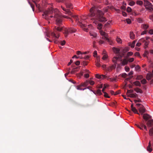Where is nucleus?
<instances>
[{"label":"nucleus","instance_id":"f257e3e1","mask_svg":"<svg viewBox=\"0 0 153 153\" xmlns=\"http://www.w3.org/2000/svg\"><path fill=\"white\" fill-rule=\"evenodd\" d=\"M64 31L63 33L65 37L68 36L70 33H72L75 32L76 30L72 27L67 28L65 27H60L55 26L53 28V31L51 33V36L52 39L54 41L55 43L57 44L60 42L61 45L63 46L65 44V42L63 40L60 42V40H59L58 39L60 36V32Z\"/></svg>","mask_w":153,"mask_h":153},{"label":"nucleus","instance_id":"f03ea898","mask_svg":"<svg viewBox=\"0 0 153 153\" xmlns=\"http://www.w3.org/2000/svg\"><path fill=\"white\" fill-rule=\"evenodd\" d=\"M48 7L42 14L43 17L46 19L49 20L53 17L56 20V24L60 25L62 22V17L60 12L57 9H53L51 5H48Z\"/></svg>","mask_w":153,"mask_h":153},{"label":"nucleus","instance_id":"7ed1b4c3","mask_svg":"<svg viewBox=\"0 0 153 153\" xmlns=\"http://www.w3.org/2000/svg\"><path fill=\"white\" fill-rule=\"evenodd\" d=\"M104 13L98 9L95 6L92 7L90 10V13L88 16L93 17L92 19L94 20L93 23L95 25L98 24L97 28L101 29L102 27L101 24H99V22H103L106 21L105 18L103 16Z\"/></svg>","mask_w":153,"mask_h":153},{"label":"nucleus","instance_id":"20e7f679","mask_svg":"<svg viewBox=\"0 0 153 153\" xmlns=\"http://www.w3.org/2000/svg\"><path fill=\"white\" fill-rule=\"evenodd\" d=\"M61 8L65 12V13L66 14H67L71 16V17H73L74 19L76 20V21H78V22L80 23L81 24H82V25L84 26V27H85V25H84L82 23V22H80L78 21L79 20V18L78 16L76 15H74L72 14V13H71L70 10L68 9H66V8H65L64 7H63L62 6H61Z\"/></svg>","mask_w":153,"mask_h":153},{"label":"nucleus","instance_id":"39448f33","mask_svg":"<svg viewBox=\"0 0 153 153\" xmlns=\"http://www.w3.org/2000/svg\"><path fill=\"white\" fill-rule=\"evenodd\" d=\"M59 2H63L65 3L66 8L72 9L73 8L72 4L70 2V0H56Z\"/></svg>","mask_w":153,"mask_h":153},{"label":"nucleus","instance_id":"423d86ee","mask_svg":"<svg viewBox=\"0 0 153 153\" xmlns=\"http://www.w3.org/2000/svg\"><path fill=\"white\" fill-rule=\"evenodd\" d=\"M100 34L102 36V38L104 39H105L108 42H109L110 40L108 38V34L103 31L102 30H100Z\"/></svg>","mask_w":153,"mask_h":153},{"label":"nucleus","instance_id":"0eeeda50","mask_svg":"<svg viewBox=\"0 0 153 153\" xmlns=\"http://www.w3.org/2000/svg\"><path fill=\"white\" fill-rule=\"evenodd\" d=\"M137 126L141 129L143 130V128L146 131H147L146 126L145 125V121L144 120H143L142 122L140 123V125H137Z\"/></svg>","mask_w":153,"mask_h":153},{"label":"nucleus","instance_id":"6e6552de","mask_svg":"<svg viewBox=\"0 0 153 153\" xmlns=\"http://www.w3.org/2000/svg\"><path fill=\"white\" fill-rule=\"evenodd\" d=\"M40 0H32V1L35 4L36 6L39 10H40L41 8V5L38 4Z\"/></svg>","mask_w":153,"mask_h":153},{"label":"nucleus","instance_id":"1a4fd4ad","mask_svg":"<svg viewBox=\"0 0 153 153\" xmlns=\"http://www.w3.org/2000/svg\"><path fill=\"white\" fill-rule=\"evenodd\" d=\"M116 64H114L109 67L107 68L106 70L108 71H110L112 70L115 69L116 67Z\"/></svg>","mask_w":153,"mask_h":153},{"label":"nucleus","instance_id":"9d476101","mask_svg":"<svg viewBox=\"0 0 153 153\" xmlns=\"http://www.w3.org/2000/svg\"><path fill=\"white\" fill-rule=\"evenodd\" d=\"M144 6L146 7L149 6H153V5L147 0H144Z\"/></svg>","mask_w":153,"mask_h":153},{"label":"nucleus","instance_id":"9b49d317","mask_svg":"<svg viewBox=\"0 0 153 153\" xmlns=\"http://www.w3.org/2000/svg\"><path fill=\"white\" fill-rule=\"evenodd\" d=\"M146 124L148 127H150L153 126V120H148Z\"/></svg>","mask_w":153,"mask_h":153},{"label":"nucleus","instance_id":"f8f14e48","mask_svg":"<svg viewBox=\"0 0 153 153\" xmlns=\"http://www.w3.org/2000/svg\"><path fill=\"white\" fill-rule=\"evenodd\" d=\"M139 110L140 112L141 113V114H142L146 111L143 105H141V106H140L139 108Z\"/></svg>","mask_w":153,"mask_h":153},{"label":"nucleus","instance_id":"ddd939ff","mask_svg":"<svg viewBox=\"0 0 153 153\" xmlns=\"http://www.w3.org/2000/svg\"><path fill=\"white\" fill-rule=\"evenodd\" d=\"M143 118L146 120L148 119L151 118V116L147 114H144L143 115Z\"/></svg>","mask_w":153,"mask_h":153},{"label":"nucleus","instance_id":"4468645a","mask_svg":"<svg viewBox=\"0 0 153 153\" xmlns=\"http://www.w3.org/2000/svg\"><path fill=\"white\" fill-rule=\"evenodd\" d=\"M82 87H83L82 85L80 84V85L76 86V88L77 90H84L86 89V88H82Z\"/></svg>","mask_w":153,"mask_h":153},{"label":"nucleus","instance_id":"2eb2a0df","mask_svg":"<svg viewBox=\"0 0 153 153\" xmlns=\"http://www.w3.org/2000/svg\"><path fill=\"white\" fill-rule=\"evenodd\" d=\"M76 54L78 55V57L79 58L82 59L83 58L82 56V53L80 51H78L76 52Z\"/></svg>","mask_w":153,"mask_h":153},{"label":"nucleus","instance_id":"dca6fc26","mask_svg":"<svg viewBox=\"0 0 153 153\" xmlns=\"http://www.w3.org/2000/svg\"><path fill=\"white\" fill-rule=\"evenodd\" d=\"M105 51H103L102 53L104 55L102 58V59L104 60L106 59L108 57L107 55L105 53Z\"/></svg>","mask_w":153,"mask_h":153},{"label":"nucleus","instance_id":"f3484780","mask_svg":"<svg viewBox=\"0 0 153 153\" xmlns=\"http://www.w3.org/2000/svg\"><path fill=\"white\" fill-rule=\"evenodd\" d=\"M136 42V40H134L132 43L129 42L128 43V45L130 46L131 48H133L134 47Z\"/></svg>","mask_w":153,"mask_h":153},{"label":"nucleus","instance_id":"a211bd4d","mask_svg":"<svg viewBox=\"0 0 153 153\" xmlns=\"http://www.w3.org/2000/svg\"><path fill=\"white\" fill-rule=\"evenodd\" d=\"M81 84H82V85L83 87L87 86L89 84L88 80H86L84 82H82Z\"/></svg>","mask_w":153,"mask_h":153},{"label":"nucleus","instance_id":"6ab92c4d","mask_svg":"<svg viewBox=\"0 0 153 153\" xmlns=\"http://www.w3.org/2000/svg\"><path fill=\"white\" fill-rule=\"evenodd\" d=\"M149 25L147 24H143L141 25L142 28L144 30H146L149 27Z\"/></svg>","mask_w":153,"mask_h":153},{"label":"nucleus","instance_id":"aec40b11","mask_svg":"<svg viewBox=\"0 0 153 153\" xmlns=\"http://www.w3.org/2000/svg\"><path fill=\"white\" fill-rule=\"evenodd\" d=\"M113 51L114 53L116 54H118L119 53L120 50L119 48L114 47L113 48Z\"/></svg>","mask_w":153,"mask_h":153},{"label":"nucleus","instance_id":"412c9836","mask_svg":"<svg viewBox=\"0 0 153 153\" xmlns=\"http://www.w3.org/2000/svg\"><path fill=\"white\" fill-rule=\"evenodd\" d=\"M128 63V61L126 59H124L122 62L121 65V66H124Z\"/></svg>","mask_w":153,"mask_h":153},{"label":"nucleus","instance_id":"4be33fe9","mask_svg":"<svg viewBox=\"0 0 153 153\" xmlns=\"http://www.w3.org/2000/svg\"><path fill=\"white\" fill-rule=\"evenodd\" d=\"M151 141H150L149 142V145L147 147V150L149 152H151L152 151V149L151 148Z\"/></svg>","mask_w":153,"mask_h":153},{"label":"nucleus","instance_id":"5701e85b","mask_svg":"<svg viewBox=\"0 0 153 153\" xmlns=\"http://www.w3.org/2000/svg\"><path fill=\"white\" fill-rule=\"evenodd\" d=\"M128 96L131 98H136L137 97V95L134 94H129Z\"/></svg>","mask_w":153,"mask_h":153},{"label":"nucleus","instance_id":"b1692460","mask_svg":"<svg viewBox=\"0 0 153 153\" xmlns=\"http://www.w3.org/2000/svg\"><path fill=\"white\" fill-rule=\"evenodd\" d=\"M145 8L146 9L148 10L149 11H153V6L146 7Z\"/></svg>","mask_w":153,"mask_h":153},{"label":"nucleus","instance_id":"393cba45","mask_svg":"<svg viewBox=\"0 0 153 153\" xmlns=\"http://www.w3.org/2000/svg\"><path fill=\"white\" fill-rule=\"evenodd\" d=\"M152 74L148 73L146 76V79L148 80H150L152 78Z\"/></svg>","mask_w":153,"mask_h":153},{"label":"nucleus","instance_id":"a878e982","mask_svg":"<svg viewBox=\"0 0 153 153\" xmlns=\"http://www.w3.org/2000/svg\"><path fill=\"white\" fill-rule=\"evenodd\" d=\"M134 90L137 93H142V91L140 88H137L134 89Z\"/></svg>","mask_w":153,"mask_h":153},{"label":"nucleus","instance_id":"bb28decb","mask_svg":"<svg viewBox=\"0 0 153 153\" xmlns=\"http://www.w3.org/2000/svg\"><path fill=\"white\" fill-rule=\"evenodd\" d=\"M133 84L136 86H141V84L140 82L139 81H137L135 82H133Z\"/></svg>","mask_w":153,"mask_h":153},{"label":"nucleus","instance_id":"cd10ccee","mask_svg":"<svg viewBox=\"0 0 153 153\" xmlns=\"http://www.w3.org/2000/svg\"><path fill=\"white\" fill-rule=\"evenodd\" d=\"M119 57H114L112 59V61L114 64H116L117 63V60L118 59Z\"/></svg>","mask_w":153,"mask_h":153},{"label":"nucleus","instance_id":"c85d7f7f","mask_svg":"<svg viewBox=\"0 0 153 153\" xmlns=\"http://www.w3.org/2000/svg\"><path fill=\"white\" fill-rule=\"evenodd\" d=\"M27 1L29 4L30 5L32 9L34 11V5L32 4L31 3L30 1L29 0H27Z\"/></svg>","mask_w":153,"mask_h":153},{"label":"nucleus","instance_id":"c756f323","mask_svg":"<svg viewBox=\"0 0 153 153\" xmlns=\"http://www.w3.org/2000/svg\"><path fill=\"white\" fill-rule=\"evenodd\" d=\"M78 68H76L73 69L71 72V73L72 74H74L77 71Z\"/></svg>","mask_w":153,"mask_h":153},{"label":"nucleus","instance_id":"7c9ffc66","mask_svg":"<svg viewBox=\"0 0 153 153\" xmlns=\"http://www.w3.org/2000/svg\"><path fill=\"white\" fill-rule=\"evenodd\" d=\"M130 38L131 39H133L134 38V35L133 32H130Z\"/></svg>","mask_w":153,"mask_h":153},{"label":"nucleus","instance_id":"2f4dec72","mask_svg":"<svg viewBox=\"0 0 153 153\" xmlns=\"http://www.w3.org/2000/svg\"><path fill=\"white\" fill-rule=\"evenodd\" d=\"M90 34L91 36H93L94 38L96 37L97 36L96 33H95L90 32Z\"/></svg>","mask_w":153,"mask_h":153},{"label":"nucleus","instance_id":"473e14b6","mask_svg":"<svg viewBox=\"0 0 153 153\" xmlns=\"http://www.w3.org/2000/svg\"><path fill=\"white\" fill-rule=\"evenodd\" d=\"M83 74H86L87 73H90V71L88 70H83L81 71Z\"/></svg>","mask_w":153,"mask_h":153},{"label":"nucleus","instance_id":"72a5a7b5","mask_svg":"<svg viewBox=\"0 0 153 153\" xmlns=\"http://www.w3.org/2000/svg\"><path fill=\"white\" fill-rule=\"evenodd\" d=\"M116 40L118 43L121 44L122 43V40L120 38L118 37H117V38L116 39Z\"/></svg>","mask_w":153,"mask_h":153},{"label":"nucleus","instance_id":"f704fd0d","mask_svg":"<svg viewBox=\"0 0 153 153\" xmlns=\"http://www.w3.org/2000/svg\"><path fill=\"white\" fill-rule=\"evenodd\" d=\"M149 134L150 136H153V128H151L149 130Z\"/></svg>","mask_w":153,"mask_h":153},{"label":"nucleus","instance_id":"c9c22d12","mask_svg":"<svg viewBox=\"0 0 153 153\" xmlns=\"http://www.w3.org/2000/svg\"><path fill=\"white\" fill-rule=\"evenodd\" d=\"M83 75V74H82V71H80V73L76 74V76L79 78H81V76H82Z\"/></svg>","mask_w":153,"mask_h":153},{"label":"nucleus","instance_id":"e433bc0d","mask_svg":"<svg viewBox=\"0 0 153 153\" xmlns=\"http://www.w3.org/2000/svg\"><path fill=\"white\" fill-rule=\"evenodd\" d=\"M136 3L137 4L140 5H142L143 4V2L141 1H137Z\"/></svg>","mask_w":153,"mask_h":153},{"label":"nucleus","instance_id":"4c0bfd02","mask_svg":"<svg viewBox=\"0 0 153 153\" xmlns=\"http://www.w3.org/2000/svg\"><path fill=\"white\" fill-rule=\"evenodd\" d=\"M96 94L99 95H101L102 94V93L101 92V90L100 89H98L96 92Z\"/></svg>","mask_w":153,"mask_h":153},{"label":"nucleus","instance_id":"58836bf2","mask_svg":"<svg viewBox=\"0 0 153 153\" xmlns=\"http://www.w3.org/2000/svg\"><path fill=\"white\" fill-rule=\"evenodd\" d=\"M109 86V85L108 84H104V87L103 88H102V92H104V91L105 90V89L107 87H108Z\"/></svg>","mask_w":153,"mask_h":153},{"label":"nucleus","instance_id":"ea45409f","mask_svg":"<svg viewBox=\"0 0 153 153\" xmlns=\"http://www.w3.org/2000/svg\"><path fill=\"white\" fill-rule=\"evenodd\" d=\"M132 111L135 113V114H138V111L136 109V108H133L132 109Z\"/></svg>","mask_w":153,"mask_h":153},{"label":"nucleus","instance_id":"a19ab883","mask_svg":"<svg viewBox=\"0 0 153 153\" xmlns=\"http://www.w3.org/2000/svg\"><path fill=\"white\" fill-rule=\"evenodd\" d=\"M146 41V40L145 38H142L139 40V42H140L144 43Z\"/></svg>","mask_w":153,"mask_h":153},{"label":"nucleus","instance_id":"79ce46f5","mask_svg":"<svg viewBox=\"0 0 153 153\" xmlns=\"http://www.w3.org/2000/svg\"><path fill=\"white\" fill-rule=\"evenodd\" d=\"M149 43V41H146L144 42L145 48H146L147 47Z\"/></svg>","mask_w":153,"mask_h":153},{"label":"nucleus","instance_id":"37998d69","mask_svg":"<svg viewBox=\"0 0 153 153\" xmlns=\"http://www.w3.org/2000/svg\"><path fill=\"white\" fill-rule=\"evenodd\" d=\"M88 82L89 84L91 85H93L95 83L93 81L91 80H88Z\"/></svg>","mask_w":153,"mask_h":153},{"label":"nucleus","instance_id":"c03bdc74","mask_svg":"<svg viewBox=\"0 0 153 153\" xmlns=\"http://www.w3.org/2000/svg\"><path fill=\"white\" fill-rule=\"evenodd\" d=\"M133 54V53L131 51H130L127 53V56H131Z\"/></svg>","mask_w":153,"mask_h":153},{"label":"nucleus","instance_id":"a18cd8bd","mask_svg":"<svg viewBox=\"0 0 153 153\" xmlns=\"http://www.w3.org/2000/svg\"><path fill=\"white\" fill-rule=\"evenodd\" d=\"M137 22L139 23H142L143 22V19L141 18H138L137 19Z\"/></svg>","mask_w":153,"mask_h":153},{"label":"nucleus","instance_id":"49530a36","mask_svg":"<svg viewBox=\"0 0 153 153\" xmlns=\"http://www.w3.org/2000/svg\"><path fill=\"white\" fill-rule=\"evenodd\" d=\"M104 93V96L105 97L109 98L110 97L108 95V94L106 92H103Z\"/></svg>","mask_w":153,"mask_h":153},{"label":"nucleus","instance_id":"de8ad7c7","mask_svg":"<svg viewBox=\"0 0 153 153\" xmlns=\"http://www.w3.org/2000/svg\"><path fill=\"white\" fill-rule=\"evenodd\" d=\"M133 91L132 90H128L126 94L128 96L129 94H130V93H133Z\"/></svg>","mask_w":153,"mask_h":153},{"label":"nucleus","instance_id":"09e8293b","mask_svg":"<svg viewBox=\"0 0 153 153\" xmlns=\"http://www.w3.org/2000/svg\"><path fill=\"white\" fill-rule=\"evenodd\" d=\"M90 73H86V74H84V77L85 78H88L89 76V74Z\"/></svg>","mask_w":153,"mask_h":153},{"label":"nucleus","instance_id":"8fccbe9b","mask_svg":"<svg viewBox=\"0 0 153 153\" xmlns=\"http://www.w3.org/2000/svg\"><path fill=\"white\" fill-rule=\"evenodd\" d=\"M141 83L143 84H144L146 83V81L145 79H143L141 81Z\"/></svg>","mask_w":153,"mask_h":153},{"label":"nucleus","instance_id":"3c124183","mask_svg":"<svg viewBox=\"0 0 153 153\" xmlns=\"http://www.w3.org/2000/svg\"><path fill=\"white\" fill-rule=\"evenodd\" d=\"M125 69L126 71L128 72L129 71L130 68L126 66L125 67Z\"/></svg>","mask_w":153,"mask_h":153},{"label":"nucleus","instance_id":"603ef678","mask_svg":"<svg viewBox=\"0 0 153 153\" xmlns=\"http://www.w3.org/2000/svg\"><path fill=\"white\" fill-rule=\"evenodd\" d=\"M135 3V2L134 1H131L129 2V4L131 6H132L134 5Z\"/></svg>","mask_w":153,"mask_h":153},{"label":"nucleus","instance_id":"864d4df0","mask_svg":"<svg viewBox=\"0 0 153 153\" xmlns=\"http://www.w3.org/2000/svg\"><path fill=\"white\" fill-rule=\"evenodd\" d=\"M126 10L129 13L131 11L132 9L130 7H128L127 8Z\"/></svg>","mask_w":153,"mask_h":153},{"label":"nucleus","instance_id":"5fc2aeb1","mask_svg":"<svg viewBox=\"0 0 153 153\" xmlns=\"http://www.w3.org/2000/svg\"><path fill=\"white\" fill-rule=\"evenodd\" d=\"M106 76L104 75H100V79H102L106 78Z\"/></svg>","mask_w":153,"mask_h":153},{"label":"nucleus","instance_id":"6e6d98bb","mask_svg":"<svg viewBox=\"0 0 153 153\" xmlns=\"http://www.w3.org/2000/svg\"><path fill=\"white\" fill-rule=\"evenodd\" d=\"M134 60V58H131L129 59L128 61L130 62H133Z\"/></svg>","mask_w":153,"mask_h":153},{"label":"nucleus","instance_id":"4d7b16f0","mask_svg":"<svg viewBox=\"0 0 153 153\" xmlns=\"http://www.w3.org/2000/svg\"><path fill=\"white\" fill-rule=\"evenodd\" d=\"M128 51H129L128 48V47H125L123 50V52H126Z\"/></svg>","mask_w":153,"mask_h":153},{"label":"nucleus","instance_id":"13d9d810","mask_svg":"<svg viewBox=\"0 0 153 153\" xmlns=\"http://www.w3.org/2000/svg\"><path fill=\"white\" fill-rule=\"evenodd\" d=\"M95 77L97 79H100V75L99 74H97L95 75Z\"/></svg>","mask_w":153,"mask_h":153},{"label":"nucleus","instance_id":"bf43d9fd","mask_svg":"<svg viewBox=\"0 0 153 153\" xmlns=\"http://www.w3.org/2000/svg\"><path fill=\"white\" fill-rule=\"evenodd\" d=\"M149 33L151 34H153V29H150L149 31Z\"/></svg>","mask_w":153,"mask_h":153},{"label":"nucleus","instance_id":"052dcab7","mask_svg":"<svg viewBox=\"0 0 153 153\" xmlns=\"http://www.w3.org/2000/svg\"><path fill=\"white\" fill-rule=\"evenodd\" d=\"M122 77L125 78L126 77L127 74L126 73H124L121 74Z\"/></svg>","mask_w":153,"mask_h":153},{"label":"nucleus","instance_id":"680f3d73","mask_svg":"<svg viewBox=\"0 0 153 153\" xmlns=\"http://www.w3.org/2000/svg\"><path fill=\"white\" fill-rule=\"evenodd\" d=\"M126 21L128 24H130L131 23V21L129 19H126Z\"/></svg>","mask_w":153,"mask_h":153},{"label":"nucleus","instance_id":"e2e57ef3","mask_svg":"<svg viewBox=\"0 0 153 153\" xmlns=\"http://www.w3.org/2000/svg\"><path fill=\"white\" fill-rule=\"evenodd\" d=\"M146 33H147V31L146 30H145L144 31H143L141 33V35H143L144 34H146Z\"/></svg>","mask_w":153,"mask_h":153},{"label":"nucleus","instance_id":"0e129e2a","mask_svg":"<svg viewBox=\"0 0 153 153\" xmlns=\"http://www.w3.org/2000/svg\"><path fill=\"white\" fill-rule=\"evenodd\" d=\"M97 51H95L94 52V56L95 57L97 56Z\"/></svg>","mask_w":153,"mask_h":153},{"label":"nucleus","instance_id":"69168bd1","mask_svg":"<svg viewBox=\"0 0 153 153\" xmlns=\"http://www.w3.org/2000/svg\"><path fill=\"white\" fill-rule=\"evenodd\" d=\"M134 56H140V54L138 52H136L134 53Z\"/></svg>","mask_w":153,"mask_h":153},{"label":"nucleus","instance_id":"338daca9","mask_svg":"<svg viewBox=\"0 0 153 153\" xmlns=\"http://www.w3.org/2000/svg\"><path fill=\"white\" fill-rule=\"evenodd\" d=\"M149 18L153 22V14L150 15L149 16Z\"/></svg>","mask_w":153,"mask_h":153},{"label":"nucleus","instance_id":"774afa93","mask_svg":"<svg viewBox=\"0 0 153 153\" xmlns=\"http://www.w3.org/2000/svg\"><path fill=\"white\" fill-rule=\"evenodd\" d=\"M149 53V52L148 51H146L144 52V55L146 56H147Z\"/></svg>","mask_w":153,"mask_h":153}]
</instances>
